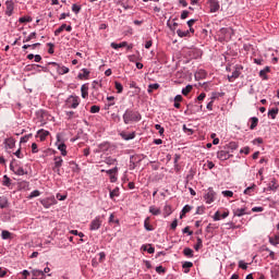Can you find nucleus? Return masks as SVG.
I'll list each match as a JSON object with an SVG mask.
<instances>
[{
    "mask_svg": "<svg viewBox=\"0 0 279 279\" xmlns=\"http://www.w3.org/2000/svg\"><path fill=\"white\" fill-rule=\"evenodd\" d=\"M122 119H123V122L125 123V125H128V124L132 123V121H135V122L141 121L142 117H141V113L130 110V109H126Z\"/></svg>",
    "mask_w": 279,
    "mask_h": 279,
    "instance_id": "f257e3e1",
    "label": "nucleus"
},
{
    "mask_svg": "<svg viewBox=\"0 0 279 279\" xmlns=\"http://www.w3.org/2000/svg\"><path fill=\"white\" fill-rule=\"evenodd\" d=\"M81 101L80 96L71 95L65 99L64 108L75 110L77 106H80Z\"/></svg>",
    "mask_w": 279,
    "mask_h": 279,
    "instance_id": "f03ea898",
    "label": "nucleus"
},
{
    "mask_svg": "<svg viewBox=\"0 0 279 279\" xmlns=\"http://www.w3.org/2000/svg\"><path fill=\"white\" fill-rule=\"evenodd\" d=\"M204 199H205L206 204H213V202H215V199H217V193H215V190L208 189L204 195Z\"/></svg>",
    "mask_w": 279,
    "mask_h": 279,
    "instance_id": "7ed1b4c3",
    "label": "nucleus"
},
{
    "mask_svg": "<svg viewBox=\"0 0 279 279\" xmlns=\"http://www.w3.org/2000/svg\"><path fill=\"white\" fill-rule=\"evenodd\" d=\"M207 3L209 5L211 14H215V12H219L221 8V5L219 4V0H207Z\"/></svg>",
    "mask_w": 279,
    "mask_h": 279,
    "instance_id": "20e7f679",
    "label": "nucleus"
},
{
    "mask_svg": "<svg viewBox=\"0 0 279 279\" xmlns=\"http://www.w3.org/2000/svg\"><path fill=\"white\" fill-rule=\"evenodd\" d=\"M101 217H96L94 220H92L90 225H89V230L95 231V230H99L101 228Z\"/></svg>",
    "mask_w": 279,
    "mask_h": 279,
    "instance_id": "39448f33",
    "label": "nucleus"
},
{
    "mask_svg": "<svg viewBox=\"0 0 279 279\" xmlns=\"http://www.w3.org/2000/svg\"><path fill=\"white\" fill-rule=\"evenodd\" d=\"M40 204L44 206V208H51L53 204H56V197H47L44 199H40Z\"/></svg>",
    "mask_w": 279,
    "mask_h": 279,
    "instance_id": "423d86ee",
    "label": "nucleus"
},
{
    "mask_svg": "<svg viewBox=\"0 0 279 279\" xmlns=\"http://www.w3.org/2000/svg\"><path fill=\"white\" fill-rule=\"evenodd\" d=\"M50 64L57 68V73H59V75H66V73H69V68L64 65L61 66L57 62H50Z\"/></svg>",
    "mask_w": 279,
    "mask_h": 279,
    "instance_id": "0eeeda50",
    "label": "nucleus"
},
{
    "mask_svg": "<svg viewBox=\"0 0 279 279\" xmlns=\"http://www.w3.org/2000/svg\"><path fill=\"white\" fill-rule=\"evenodd\" d=\"M53 160H54L53 171L60 174V167H62L64 160L62 159V157H54Z\"/></svg>",
    "mask_w": 279,
    "mask_h": 279,
    "instance_id": "6e6552de",
    "label": "nucleus"
},
{
    "mask_svg": "<svg viewBox=\"0 0 279 279\" xmlns=\"http://www.w3.org/2000/svg\"><path fill=\"white\" fill-rule=\"evenodd\" d=\"M119 171V168H112L110 170H107L106 173L110 175V182H117V172Z\"/></svg>",
    "mask_w": 279,
    "mask_h": 279,
    "instance_id": "1a4fd4ad",
    "label": "nucleus"
},
{
    "mask_svg": "<svg viewBox=\"0 0 279 279\" xmlns=\"http://www.w3.org/2000/svg\"><path fill=\"white\" fill-rule=\"evenodd\" d=\"M37 136H38L39 141L43 143V142L47 141V137L49 136V131L40 129L37 132Z\"/></svg>",
    "mask_w": 279,
    "mask_h": 279,
    "instance_id": "9d476101",
    "label": "nucleus"
},
{
    "mask_svg": "<svg viewBox=\"0 0 279 279\" xmlns=\"http://www.w3.org/2000/svg\"><path fill=\"white\" fill-rule=\"evenodd\" d=\"M5 149H14L16 141L14 137H9L4 141Z\"/></svg>",
    "mask_w": 279,
    "mask_h": 279,
    "instance_id": "9b49d317",
    "label": "nucleus"
},
{
    "mask_svg": "<svg viewBox=\"0 0 279 279\" xmlns=\"http://www.w3.org/2000/svg\"><path fill=\"white\" fill-rule=\"evenodd\" d=\"M11 171H13V173H15V175H25L27 172L25 171V169H23V167H19V166H11Z\"/></svg>",
    "mask_w": 279,
    "mask_h": 279,
    "instance_id": "f8f14e48",
    "label": "nucleus"
},
{
    "mask_svg": "<svg viewBox=\"0 0 279 279\" xmlns=\"http://www.w3.org/2000/svg\"><path fill=\"white\" fill-rule=\"evenodd\" d=\"M7 5V10H5V14L7 16H12L13 12H14V2L12 1H7L5 2Z\"/></svg>",
    "mask_w": 279,
    "mask_h": 279,
    "instance_id": "ddd939ff",
    "label": "nucleus"
},
{
    "mask_svg": "<svg viewBox=\"0 0 279 279\" xmlns=\"http://www.w3.org/2000/svg\"><path fill=\"white\" fill-rule=\"evenodd\" d=\"M230 153H228L227 150H220L217 153V158L219 160H228L230 158Z\"/></svg>",
    "mask_w": 279,
    "mask_h": 279,
    "instance_id": "4468645a",
    "label": "nucleus"
},
{
    "mask_svg": "<svg viewBox=\"0 0 279 279\" xmlns=\"http://www.w3.org/2000/svg\"><path fill=\"white\" fill-rule=\"evenodd\" d=\"M151 218L147 217L145 220H144V228L145 230H147V232H153L154 230V226H151Z\"/></svg>",
    "mask_w": 279,
    "mask_h": 279,
    "instance_id": "2eb2a0df",
    "label": "nucleus"
},
{
    "mask_svg": "<svg viewBox=\"0 0 279 279\" xmlns=\"http://www.w3.org/2000/svg\"><path fill=\"white\" fill-rule=\"evenodd\" d=\"M10 206V202L8 201V196H0V208H8Z\"/></svg>",
    "mask_w": 279,
    "mask_h": 279,
    "instance_id": "dca6fc26",
    "label": "nucleus"
},
{
    "mask_svg": "<svg viewBox=\"0 0 279 279\" xmlns=\"http://www.w3.org/2000/svg\"><path fill=\"white\" fill-rule=\"evenodd\" d=\"M89 75L90 71H88V69H83L82 73L78 74V80H88Z\"/></svg>",
    "mask_w": 279,
    "mask_h": 279,
    "instance_id": "f3484780",
    "label": "nucleus"
},
{
    "mask_svg": "<svg viewBox=\"0 0 279 279\" xmlns=\"http://www.w3.org/2000/svg\"><path fill=\"white\" fill-rule=\"evenodd\" d=\"M81 94H82L83 99L88 98V85H86V84L82 85Z\"/></svg>",
    "mask_w": 279,
    "mask_h": 279,
    "instance_id": "a211bd4d",
    "label": "nucleus"
},
{
    "mask_svg": "<svg viewBox=\"0 0 279 279\" xmlns=\"http://www.w3.org/2000/svg\"><path fill=\"white\" fill-rule=\"evenodd\" d=\"M192 209L193 207H191V205H185L181 211L180 218L183 219L186 213H191Z\"/></svg>",
    "mask_w": 279,
    "mask_h": 279,
    "instance_id": "6ab92c4d",
    "label": "nucleus"
},
{
    "mask_svg": "<svg viewBox=\"0 0 279 279\" xmlns=\"http://www.w3.org/2000/svg\"><path fill=\"white\" fill-rule=\"evenodd\" d=\"M32 274H33V276H34L35 278H39V279L45 278V272H44L43 270L34 269V270L32 271Z\"/></svg>",
    "mask_w": 279,
    "mask_h": 279,
    "instance_id": "aec40b11",
    "label": "nucleus"
},
{
    "mask_svg": "<svg viewBox=\"0 0 279 279\" xmlns=\"http://www.w3.org/2000/svg\"><path fill=\"white\" fill-rule=\"evenodd\" d=\"M121 136L124 141H132L135 138L136 134L135 133H121Z\"/></svg>",
    "mask_w": 279,
    "mask_h": 279,
    "instance_id": "412c9836",
    "label": "nucleus"
},
{
    "mask_svg": "<svg viewBox=\"0 0 279 279\" xmlns=\"http://www.w3.org/2000/svg\"><path fill=\"white\" fill-rule=\"evenodd\" d=\"M2 185L3 186H12V179H10V177H8V174L3 175Z\"/></svg>",
    "mask_w": 279,
    "mask_h": 279,
    "instance_id": "4be33fe9",
    "label": "nucleus"
},
{
    "mask_svg": "<svg viewBox=\"0 0 279 279\" xmlns=\"http://www.w3.org/2000/svg\"><path fill=\"white\" fill-rule=\"evenodd\" d=\"M250 121H251L250 130H256V128L258 125V118L253 117L250 119Z\"/></svg>",
    "mask_w": 279,
    "mask_h": 279,
    "instance_id": "5701e85b",
    "label": "nucleus"
},
{
    "mask_svg": "<svg viewBox=\"0 0 279 279\" xmlns=\"http://www.w3.org/2000/svg\"><path fill=\"white\" fill-rule=\"evenodd\" d=\"M107 104H106V110H109L111 108V106H114V97L113 96H109L107 97Z\"/></svg>",
    "mask_w": 279,
    "mask_h": 279,
    "instance_id": "b1692460",
    "label": "nucleus"
},
{
    "mask_svg": "<svg viewBox=\"0 0 279 279\" xmlns=\"http://www.w3.org/2000/svg\"><path fill=\"white\" fill-rule=\"evenodd\" d=\"M142 250H144V252H148V254H154L156 252V248H154L151 244L143 245Z\"/></svg>",
    "mask_w": 279,
    "mask_h": 279,
    "instance_id": "393cba45",
    "label": "nucleus"
},
{
    "mask_svg": "<svg viewBox=\"0 0 279 279\" xmlns=\"http://www.w3.org/2000/svg\"><path fill=\"white\" fill-rule=\"evenodd\" d=\"M158 88H160V84H150L148 85V89L147 93H149V95H151V93H154V90H158Z\"/></svg>",
    "mask_w": 279,
    "mask_h": 279,
    "instance_id": "a878e982",
    "label": "nucleus"
},
{
    "mask_svg": "<svg viewBox=\"0 0 279 279\" xmlns=\"http://www.w3.org/2000/svg\"><path fill=\"white\" fill-rule=\"evenodd\" d=\"M196 244L194 245V250L196 251V252H199V250H202V247H204V243H203V241H202V238H197L196 239Z\"/></svg>",
    "mask_w": 279,
    "mask_h": 279,
    "instance_id": "bb28decb",
    "label": "nucleus"
},
{
    "mask_svg": "<svg viewBox=\"0 0 279 279\" xmlns=\"http://www.w3.org/2000/svg\"><path fill=\"white\" fill-rule=\"evenodd\" d=\"M278 112H279L278 108H272L268 111V117H270V119H276V117H278Z\"/></svg>",
    "mask_w": 279,
    "mask_h": 279,
    "instance_id": "cd10ccee",
    "label": "nucleus"
},
{
    "mask_svg": "<svg viewBox=\"0 0 279 279\" xmlns=\"http://www.w3.org/2000/svg\"><path fill=\"white\" fill-rule=\"evenodd\" d=\"M239 75H241V72H239V70L233 71L232 75L228 76L229 82H234V80H236Z\"/></svg>",
    "mask_w": 279,
    "mask_h": 279,
    "instance_id": "c85d7f7f",
    "label": "nucleus"
},
{
    "mask_svg": "<svg viewBox=\"0 0 279 279\" xmlns=\"http://www.w3.org/2000/svg\"><path fill=\"white\" fill-rule=\"evenodd\" d=\"M245 208H238L233 211L234 217H243V215H246Z\"/></svg>",
    "mask_w": 279,
    "mask_h": 279,
    "instance_id": "c756f323",
    "label": "nucleus"
},
{
    "mask_svg": "<svg viewBox=\"0 0 279 279\" xmlns=\"http://www.w3.org/2000/svg\"><path fill=\"white\" fill-rule=\"evenodd\" d=\"M191 267H193V263L192 262H184L183 263L184 274H189V271H191Z\"/></svg>",
    "mask_w": 279,
    "mask_h": 279,
    "instance_id": "7c9ffc66",
    "label": "nucleus"
},
{
    "mask_svg": "<svg viewBox=\"0 0 279 279\" xmlns=\"http://www.w3.org/2000/svg\"><path fill=\"white\" fill-rule=\"evenodd\" d=\"M112 49H121L123 47H128V41H123L121 44L111 43Z\"/></svg>",
    "mask_w": 279,
    "mask_h": 279,
    "instance_id": "2f4dec72",
    "label": "nucleus"
},
{
    "mask_svg": "<svg viewBox=\"0 0 279 279\" xmlns=\"http://www.w3.org/2000/svg\"><path fill=\"white\" fill-rule=\"evenodd\" d=\"M177 34H178V36H179L180 38H186V36H190V35H191V32L178 29V31H177Z\"/></svg>",
    "mask_w": 279,
    "mask_h": 279,
    "instance_id": "473e14b6",
    "label": "nucleus"
},
{
    "mask_svg": "<svg viewBox=\"0 0 279 279\" xmlns=\"http://www.w3.org/2000/svg\"><path fill=\"white\" fill-rule=\"evenodd\" d=\"M58 149H59V151H61L62 156H66V144H64V143L59 144Z\"/></svg>",
    "mask_w": 279,
    "mask_h": 279,
    "instance_id": "72a5a7b5",
    "label": "nucleus"
},
{
    "mask_svg": "<svg viewBox=\"0 0 279 279\" xmlns=\"http://www.w3.org/2000/svg\"><path fill=\"white\" fill-rule=\"evenodd\" d=\"M66 29V24H62L58 29L54 31V36H60Z\"/></svg>",
    "mask_w": 279,
    "mask_h": 279,
    "instance_id": "f704fd0d",
    "label": "nucleus"
},
{
    "mask_svg": "<svg viewBox=\"0 0 279 279\" xmlns=\"http://www.w3.org/2000/svg\"><path fill=\"white\" fill-rule=\"evenodd\" d=\"M183 254H184V256H187L189 258H193V250L192 248L185 247L183 250Z\"/></svg>",
    "mask_w": 279,
    "mask_h": 279,
    "instance_id": "c9c22d12",
    "label": "nucleus"
},
{
    "mask_svg": "<svg viewBox=\"0 0 279 279\" xmlns=\"http://www.w3.org/2000/svg\"><path fill=\"white\" fill-rule=\"evenodd\" d=\"M191 90H193V85H187L182 89V95H184V97H186V95H189V93H191Z\"/></svg>",
    "mask_w": 279,
    "mask_h": 279,
    "instance_id": "e433bc0d",
    "label": "nucleus"
},
{
    "mask_svg": "<svg viewBox=\"0 0 279 279\" xmlns=\"http://www.w3.org/2000/svg\"><path fill=\"white\" fill-rule=\"evenodd\" d=\"M116 86V90L119 95H121V93H123V85L120 82H116L114 83Z\"/></svg>",
    "mask_w": 279,
    "mask_h": 279,
    "instance_id": "4c0bfd02",
    "label": "nucleus"
},
{
    "mask_svg": "<svg viewBox=\"0 0 279 279\" xmlns=\"http://www.w3.org/2000/svg\"><path fill=\"white\" fill-rule=\"evenodd\" d=\"M1 236L5 241L8 239H11L12 233L10 231H8V230H3L2 233H1Z\"/></svg>",
    "mask_w": 279,
    "mask_h": 279,
    "instance_id": "58836bf2",
    "label": "nucleus"
},
{
    "mask_svg": "<svg viewBox=\"0 0 279 279\" xmlns=\"http://www.w3.org/2000/svg\"><path fill=\"white\" fill-rule=\"evenodd\" d=\"M256 187L255 184H253L252 186H248L244 190V195H252V193H254V189Z\"/></svg>",
    "mask_w": 279,
    "mask_h": 279,
    "instance_id": "ea45409f",
    "label": "nucleus"
},
{
    "mask_svg": "<svg viewBox=\"0 0 279 279\" xmlns=\"http://www.w3.org/2000/svg\"><path fill=\"white\" fill-rule=\"evenodd\" d=\"M269 243L271 245H279V235H275L274 238H269Z\"/></svg>",
    "mask_w": 279,
    "mask_h": 279,
    "instance_id": "a19ab883",
    "label": "nucleus"
},
{
    "mask_svg": "<svg viewBox=\"0 0 279 279\" xmlns=\"http://www.w3.org/2000/svg\"><path fill=\"white\" fill-rule=\"evenodd\" d=\"M40 196V191L38 190H35L33 191L29 196H28V199H34V197H39Z\"/></svg>",
    "mask_w": 279,
    "mask_h": 279,
    "instance_id": "79ce46f5",
    "label": "nucleus"
},
{
    "mask_svg": "<svg viewBox=\"0 0 279 279\" xmlns=\"http://www.w3.org/2000/svg\"><path fill=\"white\" fill-rule=\"evenodd\" d=\"M99 110H101L100 107L97 105H94L90 107L89 112H92V114H97V112H99Z\"/></svg>",
    "mask_w": 279,
    "mask_h": 279,
    "instance_id": "37998d69",
    "label": "nucleus"
},
{
    "mask_svg": "<svg viewBox=\"0 0 279 279\" xmlns=\"http://www.w3.org/2000/svg\"><path fill=\"white\" fill-rule=\"evenodd\" d=\"M111 199H114V197H119V187H116L113 191L110 192Z\"/></svg>",
    "mask_w": 279,
    "mask_h": 279,
    "instance_id": "c03bdc74",
    "label": "nucleus"
},
{
    "mask_svg": "<svg viewBox=\"0 0 279 279\" xmlns=\"http://www.w3.org/2000/svg\"><path fill=\"white\" fill-rule=\"evenodd\" d=\"M32 136H33L32 134H27V135L21 137L20 143H27V141H29L32 138Z\"/></svg>",
    "mask_w": 279,
    "mask_h": 279,
    "instance_id": "a18cd8bd",
    "label": "nucleus"
},
{
    "mask_svg": "<svg viewBox=\"0 0 279 279\" xmlns=\"http://www.w3.org/2000/svg\"><path fill=\"white\" fill-rule=\"evenodd\" d=\"M80 10H82V7L77 4L72 5V12H74L75 14H80Z\"/></svg>",
    "mask_w": 279,
    "mask_h": 279,
    "instance_id": "49530a36",
    "label": "nucleus"
},
{
    "mask_svg": "<svg viewBox=\"0 0 279 279\" xmlns=\"http://www.w3.org/2000/svg\"><path fill=\"white\" fill-rule=\"evenodd\" d=\"M149 213H151V215L158 216V215H160V209H157L155 207H150Z\"/></svg>",
    "mask_w": 279,
    "mask_h": 279,
    "instance_id": "de8ad7c7",
    "label": "nucleus"
},
{
    "mask_svg": "<svg viewBox=\"0 0 279 279\" xmlns=\"http://www.w3.org/2000/svg\"><path fill=\"white\" fill-rule=\"evenodd\" d=\"M222 195L225 197H233L234 196V192H232V191H222Z\"/></svg>",
    "mask_w": 279,
    "mask_h": 279,
    "instance_id": "09e8293b",
    "label": "nucleus"
},
{
    "mask_svg": "<svg viewBox=\"0 0 279 279\" xmlns=\"http://www.w3.org/2000/svg\"><path fill=\"white\" fill-rule=\"evenodd\" d=\"M8 275V268L0 267V278H5Z\"/></svg>",
    "mask_w": 279,
    "mask_h": 279,
    "instance_id": "8fccbe9b",
    "label": "nucleus"
},
{
    "mask_svg": "<svg viewBox=\"0 0 279 279\" xmlns=\"http://www.w3.org/2000/svg\"><path fill=\"white\" fill-rule=\"evenodd\" d=\"M155 130L159 131L160 136H162V134H165V128H161L160 124H156Z\"/></svg>",
    "mask_w": 279,
    "mask_h": 279,
    "instance_id": "3c124183",
    "label": "nucleus"
},
{
    "mask_svg": "<svg viewBox=\"0 0 279 279\" xmlns=\"http://www.w3.org/2000/svg\"><path fill=\"white\" fill-rule=\"evenodd\" d=\"M221 220V211H216L214 215V221H220Z\"/></svg>",
    "mask_w": 279,
    "mask_h": 279,
    "instance_id": "603ef678",
    "label": "nucleus"
},
{
    "mask_svg": "<svg viewBox=\"0 0 279 279\" xmlns=\"http://www.w3.org/2000/svg\"><path fill=\"white\" fill-rule=\"evenodd\" d=\"M32 154H38V144L36 143L32 144Z\"/></svg>",
    "mask_w": 279,
    "mask_h": 279,
    "instance_id": "864d4df0",
    "label": "nucleus"
},
{
    "mask_svg": "<svg viewBox=\"0 0 279 279\" xmlns=\"http://www.w3.org/2000/svg\"><path fill=\"white\" fill-rule=\"evenodd\" d=\"M36 38V33H31L29 36L24 40V43H29V40Z\"/></svg>",
    "mask_w": 279,
    "mask_h": 279,
    "instance_id": "5fc2aeb1",
    "label": "nucleus"
},
{
    "mask_svg": "<svg viewBox=\"0 0 279 279\" xmlns=\"http://www.w3.org/2000/svg\"><path fill=\"white\" fill-rule=\"evenodd\" d=\"M183 234H189V236H191V234H193V231H191V228L190 227H185L183 229Z\"/></svg>",
    "mask_w": 279,
    "mask_h": 279,
    "instance_id": "6e6d98bb",
    "label": "nucleus"
},
{
    "mask_svg": "<svg viewBox=\"0 0 279 279\" xmlns=\"http://www.w3.org/2000/svg\"><path fill=\"white\" fill-rule=\"evenodd\" d=\"M239 267H240V269H247V264L243 260H240L239 262Z\"/></svg>",
    "mask_w": 279,
    "mask_h": 279,
    "instance_id": "4d7b16f0",
    "label": "nucleus"
},
{
    "mask_svg": "<svg viewBox=\"0 0 279 279\" xmlns=\"http://www.w3.org/2000/svg\"><path fill=\"white\" fill-rule=\"evenodd\" d=\"M47 46L49 47L48 53L53 54V52H54V50H53L54 45L49 43V44H47Z\"/></svg>",
    "mask_w": 279,
    "mask_h": 279,
    "instance_id": "13d9d810",
    "label": "nucleus"
},
{
    "mask_svg": "<svg viewBox=\"0 0 279 279\" xmlns=\"http://www.w3.org/2000/svg\"><path fill=\"white\" fill-rule=\"evenodd\" d=\"M109 223H119V220H114V214H111L109 217Z\"/></svg>",
    "mask_w": 279,
    "mask_h": 279,
    "instance_id": "bf43d9fd",
    "label": "nucleus"
},
{
    "mask_svg": "<svg viewBox=\"0 0 279 279\" xmlns=\"http://www.w3.org/2000/svg\"><path fill=\"white\" fill-rule=\"evenodd\" d=\"M57 199H59V202H64V199H66V195H62V194L58 193Z\"/></svg>",
    "mask_w": 279,
    "mask_h": 279,
    "instance_id": "052dcab7",
    "label": "nucleus"
},
{
    "mask_svg": "<svg viewBox=\"0 0 279 279\" xmlns=\"http://www.w3.org/2000/svg\"><path fill=\"white\" fill-rule=\"evenodd\" d=\"M219 97H221V94H219V93L211 94V101L215 102V99H219Z\"/></svg>",
    "mask_w": 279,
    "mask_h": 279,
    "instance_id": "680f3d73",
    "label": "nucleus"
},
{
    "mask_svg": "<svg viewBox=\"0 0 279 279\" xmlns=\"http://www.w3.org/2000/svg\"><path fill=\"white\" fill-rule=\"evenodd\" d=\"M181 19L184 21V19H189V11H182Z\"/></svg>",
    "mask_w": 279,
    "mask_h": 279,
    "instance_id": "e2e57ef3",
    "label": "nucleus"
},
{
    "mask_svg": "<svg viewBox=\"0 0 279 279\" xmlns=\"http://www.w3.org/2000/svg\"><path fill=\"white\" fill-rule=\"evenodd\" d=\"M259 77H262V80H269V77L266 75L265 72H263V70L259 71Z\"/></svg>",
    "mask_w": 279,
    "mask_h": 279,
    "instance_id": "0e129e2a",
    "label": "nucleus"
},
{
    "mask_svg": "<svg viewBox=\"0 0 279 279\" xmlns=\"http://www.w3.org/2000/svg\"><path fill=\"white\" fill-rule=\"evenodd\" d=\"M102 260H106V253L100 252L99 253V263H101Z\"/></svg>",
    "mask_w": 279,
    "mask_h": 279,
    "instance_id": "69168bd1",
    "label": "nucleus"
},
{
    "mask_svg": "<svg viewBox=\"0 0 279 279\" xmlns=\"http://www.w3.org/2000/svg\"><path fill=\"white\" fill-rule=\"evenodd\" d=\"M156 271L157 274H165V268L162 266H157Z\"/></svg>",
    "mask_w": 279,
    "mask_h": 279,
    "instance_id": "338daca9",
    "label": "nucleus"
},
{
    "mask_svg": "<svg viewBox=\"0 0 279 279\" xmlns=\"http://www.w3.org/2000/svg\"><path fill=\"white\" fill-rule=\"evenodd\" d=\"M136 60H138V59L136 58V56H134V54L129 56V61H130V62H136Z\"/></svg>",
    "mask_w": 279,
    "mask_h": 279,
    "instance_id": "774afa93",
    "label": "nucleus"
}]
</instances>
